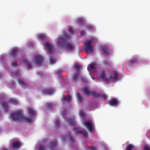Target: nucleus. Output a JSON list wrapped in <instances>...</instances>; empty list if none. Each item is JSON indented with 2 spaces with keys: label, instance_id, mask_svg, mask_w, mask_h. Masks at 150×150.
<instances>
[{
  "label": "nucleus",
  "instance_id": "nucleus-1",
  "mask_svg": "<svg viewBox=\"0 0 150 150\" xmlns=\"http://www.w3.org/2000/svg\"><path fill=\"white\" fill-rule=\"evenodd\" d=\"M28 114L30 116L28 117H23V112L21 110H18L13 113H11L10 115L13 121H21L24 122H31L33 121V118L35 116L36 112L31 108H28Z\"/></svg>",
  "mask_w": 150,
  "mask_h": 150
},
{
  "label": "nucleus",
  "instance_id": "nucleus-2",
  "mask_svg": "<svg viewBox=\"0 0 150 150\" xmlns=\"http://www.w3.org/2000/svg\"><path fill=\"white\" fill-rule=\"evenodd\" d=\"M94 41V40L93 39L91 38L84 42L83 47L88 54L93 52V47L91 45V44L92 42Z\"/></svg>",
  "mask_w": 150,
  "mask_h": 150
},
{
  "label": "nucleus",
  "instance_id": "nucleus-3",
  "mask_svg": "<svg viewBox=\"0 0 150 150\" xmlns=\"http://www.w3.org/2000/svg\"><path fill=\"white\" fill-rule=\"evenodd\" d=\"M70 37V35H64L62 37L58 38V41L57 42V44L58 47L63 46V45L65 44Z\"/></svg>",
  "mask_w": 150,
  "mask_h": 150
},
{
  "label": "nucleus",
  "instance_id": "nucleus-4",
  "mask_svg": "<svg viewBox=\"0 0 150 150\" xmlns=\"http://www.w3.org/2000/svg\"><path fill=\"white\" fill-rule=\"evenodd\" d=\"M35 63L39 65H41L44 61L43 57L41 55H36L34 57Z\"/></svg>",
  "mask_w": 150,
  "mask_h": 150
},
{
  "label": "nucleus",
  "instance_id": "nucleus-5",
  "mask_svg": "<svg viewBox=\"0 0 150 150\" xmlns=\"http://www.w3.org/2000/svg\"><path fill=\"white\" fill-rule=\"evenodd\" d=\"M73 130L75 133L81 134H83L85 138H87L88 137V134L85 130H79L78 127L74 128Z\"/></svg>",
  "mask_w": 150,
  "mask_h": 150
},
{
  "label": "nucleus",
  "instance_id": "nucleus-6",
  "mask_svg": "<svg viewBox=\"0 0 150 150\" xmlns=\"http://www.w3.org/2000/svg\"><path fill=\"white\" fill-rule=\"evenodd\" d=\"M87 96L91 95L94 98H100L102 99L107 100L108 97L106 94H85Z\"/></svg>",
  "mask_w": 150,
  "mask_h": 150
},
{
  "label": "nucleus",
  "instance_id": "nucleus-7",
  "mask_svg": "<svg viewBox=\"0 0 150 150\" xmlns=\"http://www.w3.org/2000/svg\"><path fill=\"white\" fill-rule=\"evenodd\" d=\"M84 124L89 132L93 131L92 125L91 122L90 121H86L84 122Z\"/></svg>",
  "mask_w": 150,
  "mask_h": 150
},
{
  "label": "nucleus",
  "instance_id": "nucleus-8",
  "mask_svg": "<svg viewBox=\"0 0 150 150\" xmlns=\"http://www.w3.org/2000/svg\"><path fill=\"white\" fill-rule=\"evenodd\" d=\"M119 100L115 98H113L109 100V104L113 106H116L118 105Z\"/></svg>",
  "mask_w": 150,
  "mask_h": 150
},
{
  "label": "nucleus",
  "instance_id": "nucleus-9",
  "mask_svg": "<svg viewBox=\"0 0 150 150\" xmlns=\"http://www.w3.org/2000/svg\"><path fill=\"white\" fill-rule=\"evenodd\" d=\"M49 148L50 150H55L57 147V141L54 140L53 142H51L49 144Z\"/></svg>",
  "mask_w": 150,
  "mask_h": 150
},
{
  "label": "nucleus",
  "instance_id": "nucleus-10",
  "mask_svg": "<svg viewBox=\"0 0 150 150\" xmlns=\"http://www.w3.org/2000/svg\"><path fill=\"white\" fill-rule=\"evenodd\" d=\"M101 48L103 53L105 55H108L109 54V50L107 46L105 45L101 46Z\"/></svg>",
  "mask_w": 150,
  "mask_h": 150
},
{
  "label": "nucleus",
  "instance_id": "nucleus-11",
  "mask_svg": "<svg viewBox=\"0 0 150 150\" xmlns=\"http://www.w3.org/2000/svg\"><path fill=\"white\" fill-rule=\"evenodd\" d=\"M20 143L16 141L12 143V147L14 150H17L19 148Z\"/></svg>",
  "mask_w": 150,
  "mask_h": 150
},
{
  "label": "nucleus",
  "instance_id": "nucleus-12",
  "mask_svg": "<svg viewBox=\"0 0 150 150\" xmlns=\"http://www.w3.org/2000/svg\"><path fill=\"white\" fill-rule=\"evenodd\" d=\"M44 46L45 48L48 49L49 53H51L52 52L53 47L49 42H46Z\"/></svg>",
  "mask_w": 150,
  "mask_h": 150
},
{
  "label": "nucleus",
  "instance_id": "nucleus-13",
  "mask_svg": "<svg viewBox=\"0 0 150 150\" xmlns=\"http://www.w3.org/2000/svg\"><path fill=\"white\" fill-rule=\"evenodd\" d=\"M114 76H111L109 78V80L111 81H115L118 80V77L119 75V74L117 72H115L114 73Z\"/></svg>",
  "mask_w": 150,
  "mask_h": 150
},
{
  "label": "nucleus",
  "instance_id": "nucleus-14",
  "mask_svg": "<svg viewBox=\"0 0 150 150\" xmlns=\"http://www.w3.org/2000/svg\"><path fill=\"white\" fill-rule=\"evenodd\" d=\"M97 67V64L96 63H94L89 64L88 67V69L95 72L96 71V69Z\"/></svg>",
  "mask_w": 150,
  "mask_h": 150
},
{
  "label": "nucleus",
  "instance_id": "nucleus-15",
  "mask_svg": "<svg viewBox=\"0 0 150 150\" xmlns=\"http://www.w3.org/2000/svg\"><path fill=\"white\" fill-rule=\"evenodd\" d=\"M1 105L4 109L5 112H6L8 111V107L7 102H3Z\"/></svg>",
  "mask_w": 150,
  "mask_h": 150
},
{
  "label": "nucleus",
  "instance_id": "nucleus-16",
  "mask_svg": "<svg viewBox=\"0 0 150 150\" xmlns=\"http://www.w3.org/2000/svg\"><path fill=\"white\" fill-rule=\"evenodd\" d=\"M68 123L71 126L75 125L76 122L75 120L71 118H69L67 119Z\"/></svg>",
  "mask_w": 150,
  "mask_h": 150
},
{
  "label": "nucleus",
  "instance_id": "nucleus-17",
  "mask_svg": "<svg viewBox=\"0 0 150 150\" xmlns=\"http://www.w3.org/2000/svg\"><path fill=\"white\" fill-rule=\"evenodd\" d=\"M18 52L17 50L16 49H13L10 52V54L11 56L12 57H15Z\"/></svg>",
  "mask_w": 150,
  "mask_h": 150
},
{
  "label": "nucleus",
  "instance_id": "nucleus-18",
  "mask_svg": "<svg viewBox=\"0 0 150 150\" xmlns=\"http://www.w3.org/2000/svg\"><path fill=\"white\" fill-rule=\"evenodd\" d=\"M45 94H53L55 92L54 90L52 88H48L44 90Z\"/></svg>",
  "mask_w": 150,
  "mask_h": 150
},
{
  "label": "nucleus",
  "instance_id": "nucleus-19",
  "mask_svg": "<svg viewBox=\"0 0 150 150\" xmlns=\"http://www.w3.org/2000/svg\"><path fill=\"white\" fill-rule=\"evenodd\" d=\"M65 48L68 51L71 50L73 48V45L70 43H68L65 44Z\"/></svg>",
  "mask_w": 150,
  "mask_h": 150
},
{
  "label": "nucleus",
  "instance_id": "nucleus-20",
  "mask_svg": "<svg viewBox=\"0 0 150 150\" xmlns=\"http://www.w3.org/2000/svg\"><path fill=\"white\" fill-rule=\"evenodd\" d=\"M78 76V73H75L72 76V79L73 82H75L77 80Z\"/></svg>",
  "mask_w": 150,
  "mask_h": 150
},
{
  "label": "nucleus",
  "instance_id": "nucleus-21",
  "mask_svg": "<svg viewBox=\"0 0 150 150\" xmlns=\"http://www.w3.org/2000/svg\"><path fill=\"white\" fill-rule=\"evenodd\" d=\"M18 83L21 86H26L28 85L27 83H25L22 79H19L18 80Z\"/></svg>",
  "mask_w": 150,
  "mask_h": 150
},
{
  "label": "nucleus",
  "instance_id": "nucleus-22",
  "mask_svg": "<svg viewBox=\"0 0 150 150\" xmlns=\"http://www.w3.org/2000/svg\"><path fill=\"white\" fill-rule=\"evenodd\" d=\"M62 99L64 101H67L68 102H69L71 99V97L70 96L68 95L67 96H63Z\"/></svg>",
  "mask_w": 150,
  "mask_h": 150
},
{
  "label": "nucleus",
  "instance_id": "nucleus-23",
  "mask_svg": "<svg viewBox=\"0 0 150 150\" xmlns=\"http://www.w3.org/2000/svg\"><path fill=\"white\" fill-rule=\"evenodd\" d=\"M50 63L51 64L54 63L56 61V59L54 57L51 56L50 57Z\"/></svg>",
  "mask_w": 150,
  "mask_h": 150
},
{
  "label": "nucleus",
  "instance_id": "nucleus-24",
  "mask_svg": "<svg viewBox=\"0 0 150 150\" xmlns=\"http://www.w3.org/2000/svg\"><path fill=\"white\" fill-rule=\"evenodd\" d=\"M9 103L12 104L16 105L18 103V101L15 99H11L9 100Z\"/></svg>",
  "mask_w": 150,
  "mask_h": 150
},
{
  "label": "nucleus",
  "instance_id": "nucleus-25",
  "mask_svg": "<svg viewBox=\"0 0 150 150\" xmlns=\"http://www.w3.org/2000/svg\"><path fill=\"white\" fill-rule=\"evenodd\" d=\"M77 22L78 24H81L84 23V21L83 18H79L77 19Z\"/></svg>",
  "mask_w": 150,
  "mask_h": 150
},
{
  "label": "nucleus",
  "instance_id": "nucleus-26",
  "mask_svg": "<svg viewBox=\"0 0 150 150\" xmlns=\"http://www.w3.org/2000/svg\"><path fill=\"white\" fill-rule=\"evenodd\" d=\"M23 62L24 63L26 64L27 66L29 69H32V67L31 65L29 64L26 60H23Z\"/></svg>",
  "mask_w": 150,
  "mask_h": 150
},
{
  "label": "nucleus",
  "instance_id": "nucleus-27",
  "mask_svg": "<svg viewBox=\"0 0 150 150\" xmlns=\"http://www.w3.org/2000/svg\"><path fill=\"white\" fill-rule=\"evenodd\" d=\"M76 97L78 100H79L80 102L81 103L82 102L83 99L81 97V94H76Z\"/></svg>",
  "mask_w": 150,
  "mask_h": 150
},
{
  "label": "nucleus",
  "instance_id": "nucleus-28",
  "mask_svg": "<svg viewBox=\"0 0 150 150\" xmlns=\"http://www.w3.org/2000/svg\"><path fill=\"white\" fill-rule=\"evenodd\" d=\"M47 148V147L43 144L40 145L38 147L39 150H46Z\"/></svg>",
  "mask_w": 150,
  "mask_h": 150
},
{
  "label": "nucleus",
  "instance_id": "nucleus-29",
  "mask_svg": "<svg viewBox=\"0 0 150 150\" xmlns=\"http://www.w3.org/2000/svg\"><path fill=\"white\" fill-rule=\"evenodd\" d=\"M82 91L84 94H94L92 93H90L88 88L86 87L84 88L83 89Z\"/></svg>",
  "mask_w": 150,
  "mask_h": 150
},
{
  "label": "nucleus",
  "instance_id": "nucleus-30",
  "mask_svg": "<svg viewBox=\"0 0 150 150\" xmlns=\"http://www.w3.org/2000/svg\"><path fill=\"white\" fill-rule=\"evenodd\" d=\"M134 148V146L132 144H129L127 147L126 150H132Z\"/></svg>",
  "mask_w": 150,
  "mask_h": 150
},
{
  "label": "nucleus",
  "instance_id": "nucleus-31",
  "mask_svg": "<svg viewBox=\"0 0 150 150\" xmlns=\"http://www.w3.org/2000/svg\"><path fill=\"white\" fill-rule=\"evenodd\" d=\"M60 124V122L59 120L57 119L55 120V126L56 127L58 128Z\"/></svg>",
  "mask_w": 150,
  "mask_h": 150
},
{
  "label": "nucleus",
  "instance_id": "nucleus-32",
  "mask_svg": "<svg viewBox=\"0 0 150 150\" xmlns=\"http://www.w3.org/2000/svg\"><path fill=\"white\" fill-rule=\"evenodd\" d=\"M130 62L131 64H134L137 63V61L136 59L134 58L131 59L130 60Z\"/></svg>",
  "mask_w": 150,
  "mask_h": 150
},
{
  "label": "nucleus",
  "instance_id": "nucleus-33",
  "mask_svg": "<svg viewBox=\"0 0 150 150\" xmlns=\"http://www.w3.org/2000/svg\"><path fill=\"white\" fill-rule=\"evenodd\" d=\"M105 74L103 71H102L99 77L100 79H104L105 78Z\"/></svg>",
  "mask_w": 150,
  "mask_h": 150
},
{
  "label": "nucleus",
  "instance_id": "nucleus-34",
  "mask_svg": "<svg viewBox=\"0 0 150 150\" xmlns=\"http://www.w3.org/2000/svg\"><path fill=\"white\" fill-rule=\"evenodd\" d=\"M67 111L65 110H63L61 112V114L62 117L65 119L64 117L67 114Z\"/></svg>",
  "mask_w": 150,
  "mask_h": 150
},
{
  "label": "nucleus",
  "instance_id": "nucleus-35",
  "mask_svg": "<svg viewBox=\"0 0 150 150\" xmlns=\"http://www.w3.org/2000/svg\"><path fill=\"white\" fill-rule=\"evenodd\" d=\"M46 108L48 109H51L52 108V104L51 103H47L46 104Z\"/></svg>",
  "mask_w": 150,
  "mask_h": 150
},
{
  "label": "nucleus",
  "instance_id": "nucleus-36",
  "mask_svg": "<svg viewBox=\"0 0 150 150\" xmlns=\"http://www.w3.org/2000/svg\"><path fill=\"white\" fill-rule=\"evenodd\" d=\"M81 79L83 82L86 83L88 82V80L86 77L83 76H81Z\"/></svg>",
  "mask_w": 150,
  "mask_h": 150
},
{
  "label": "nucleus",
  "instance_id": "nucleus-37",
  "mask_svg": "<svg viewBox=\"0 0 150 150\" xmlns=\"http://www.w3.org/2000/svg\"><path fill=\"white\" fill-rule=\"evenodd\" d=\"M79 115L81 117L83 118H85V115L83 111H80L79 112Z\"/></svg>",
  "mask_w": 150,
  "mask_h": 150
},
{
  "label": "nucleus",
  "instance_id": "nucleus-38",
  "mask_svg": "<svg viewBox=\"0 0 150 150\" xmlns=\"http://www.w3.org/2000/svg\"><path fill=\"white\" fill-rule=\"evenodd\" d=\"M88 149L89 150H96L97 149L96 147L93 146L92 147H89L88 146L87 147Z\"/></svg>",
  "mask_w": 150,
  "mask_h": 150
},
{
  "label": "nucleus",
  "instance_id": "nucleus-39",
  "mask_svg": "<svg viewBox=\"0 0 150 150\" xmlns=\"http://www.w3.org/2000/svg\"><path fill=\"white\" fill-rule=\"evenodd\" d=\"M38 38L40 39L44 40L45 38V37L42 35H40L38 36Z\"/></svg>",
  "mask_w": 150,
  "mask_h": 150
},
{
  "label": "nucleus",
  "instance_id": "nucleus-40",
  "mask_svg": "<svg viewBox=\"0 0 150 150\" xmlns=\"http://www.w3.org/2000/svg\"><path fill=\"white\" fill-rule=\"evenodd\" d=\"M144 150H150V147L148 146H145L144 147Z\"/></svg>",
  "mask_w": 150,
  "mask_h": 150
},
{
  "label": "nucleus",
  "instance_id": "nucleus-41",
  "mask_svg": "<svg viewBox=\"0 0 150 150\" xmlns=\"http://www.w3.org/2000/svg\"><path fill=\"white\" fill-rule=\"evenodd\" d=\"M11 66L12 67H13V66L16 67V66H17V65L16 62L15 61V62H13L11 63Z\"/></svg>",
  "mask_w": 150,
  "mask_h": 150
},
{
  "label": "nucleus",
  "instance_id": "nucleus-42",
  "mask_svg": "<svg viewBox=\"0 0 150 150\" xmlns=\"http://www.w3.org/2000/svg\"><path fill=\"white\" fill-rule=\"evenodd\" d=\"M81 68V66L79 65H76L75 67V69L77 70H79Z\"/></svg>",
  "mask_w": 150,
  "mask_h": 150
},
{
  "label": "nucleus",
  "instance_id": "nucleus-43",
  "mask_svg": "<svg viewBox=\"0 0 150 150\" xmlns=\"http://www.w3.org/2000/svg\"><path fill=\"white\" fill-rule=\"evenodd\" d=\"M86 28L88 29H91L93 28V26L91 25H88L86 26Z\"/></svg>",
  "mask_w": 150,
  "mask_h": 150
},
{
  "label": "nucleus",
  "instance_id": "nucleus-44",
  "mask_svg": "<svg viewBox=\"0 0 150 150\" xmlns=\"http://www.w3.org/2000/svg\"><path fill=\"white\" fill-rule=\"evenodd\" d=\"M69 32L71 34H73V31L72 30V28H70L68 29Z\"/></svg>",
  "mask_w": 150,
  "mask_h": 150
},
{
  "label": "nucleus",
  "instance_id": "nucleus-45",
  "mask_svg": "<svg viewBox=\"0 0 150 150\" xmlns=\"http://www.w3.org/2000/svg\"><path fill=\"white\" fill-rule=\"evenodd\" d=\"M69 139L72 142H74V139H73L72 137L70 135V134H69Z\"/></svg>",
  "mask_w": 150,
  "mask_h": 150
},
{
  "label": "nucleus",
  "instance_id": "nucleus-46",
  "mask_svg": "<svg viewBox=\"0 0 150 150\" xmlns=\"http://www.w3.org/2000/svg\"><path fill=\"white\" fill-rule=\"evenodd\" d=\"M85 33V31L84 30H82L81 31V35H84Z\"/></svg>",
  "mask_w": 150,
  "mask_h": 150
},
{
  "label": "nucleus",
  "instance_id": "nucleus-47",
  "mask_svg": "<svg viewBox=\"0 0 150 150\" xmlns=\"http://www.w3.org/2000/svg\"><path fill=\"white\" fill-rule=\"evenodd\" d=\"M66 138V136H65L64 137H62V139L63 141H64L65 139Z\"/></svg>",
  "mask_w": 150,
  "mask_h": 150
},
{
  "label": "nucleus",
  "instance_id": "nucleus-48",
  "mask_svg": "<svg viewBox=\"0 0 150 150\" xmlns=\"http://www.w3.org/2000/svg\"><path fill=\"white\" fill-rule=\"evenodd\" d=\"M15 74L16 75V76H17L18 74V73H16V72H15Z\"/></svg>",
  "mask_w": 150,
  "mask_h": 150
},
{
  "label": "nucleus",
  "instance_id": "nucleus-49",
  "mask_svg": "<svg viewBox=\"0 0 150 150\" xmlns=\"http://www.w3.org/2000/svg\"><path fill=\"white\" fill-rule=\"evenodd\" d=\"M3 150H8L6 149H3Z\"/></svg>",
  "mask_w": 150,
  "mask_h": 150
},
{
  "label": "nucleus",
  "instance_id": "nucleus-50",
  "mask_svg": "<svg viewBox=\"0 0 150 150\" xmlns=\"http://www.w3.org/2000/svg\"><path fill=\"white\" fill-rule=\"evenodd\" d=\"M107 64H108V63H107Z\"/></svg>",
  "mask_w": 150,
  "mask_h": 150
}]
</instances>
